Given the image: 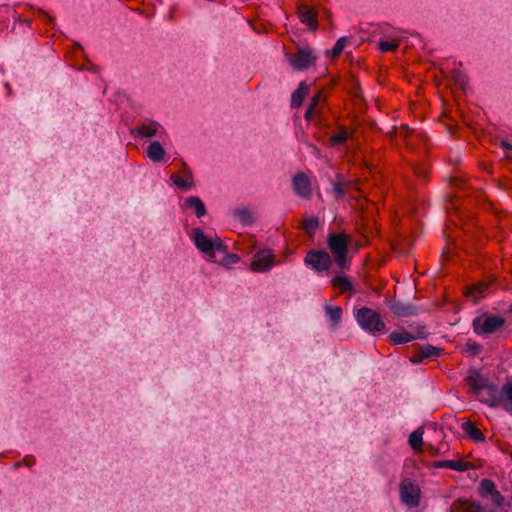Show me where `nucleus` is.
I'll use <instances>...</instances> for the list:
<instances>
[{"label": "nucleus", "mask_w": 512, "mask_h": 512, "mask_svg": "<svg viewBox=\"0 0 512 512\" xmlns=\"http://www.w3.org/2000/svg\"><path fill=\"white\" fill-rule=\"evenodd\" d=\"M350 236L345 232L330 233L327 237V245L334 256L337 266L344 270L349 266L348 260V244Z\"/></svg>", "instance_id": "f257e3e1"}, {"label": "nucleus", "mask_w": 512, "mask_h": 512, "mask_svg": "<svg viewBox=\"0 0 512 512\" xmlns=\"http://www.w3.org/2000/svg\"><path fill=\"white\" fill-rule=\"evenodd\" d=\"M482 402L492 408L500 407L509 414H512V382L504 383L499 389L489 387L487 389V399Z\"/></svg>", "instance_id": "f03ea898"}, {"label": "nucleus", "mask_w": 512, "mask_h": 512, "mask_svg": "<svg viewBox=\"0 0 512 512\" xmlns=\"http://www.w3.org/2000/svg\"><path fill=\"white\" fill-rule=\"evenodd\" d=\"M355 319L359 326L366 332L377 333L385 329V323L379 313L368 307H362L355 313Z\"/></svg>", "instance_id": "7ed1b4c3"}, {"label": "nucleus", "mask_w": 512, "mask_h": 512, "mask_svg": "<svg viewBox=\"0 0 512 512\" xmlns=\"http://www.w3.org/2000/svg\"><path fill=\"white\" fill-rule=\"evenodd\" d=\"M505 319L496 315H482L473 320V330L477 335L483 336L496 332L505 325Z\"/></svg>", "instance_id": "20e7f679"}, {"label": "nucleus", "mask_w": 512, "mask_h": 512, "mask_svg": "<svg viewBox=\"0 0 512 512\" xmlns=\"http://www.w3.org/2000/svg\"><path fill=\"white\" fill-rule=\"evenodd\" d=\"M191 238L197 249L209 257H213L216 250L222 249V243L218 238L216 240H212L207 237L200 228L192 229Z\"/></svg>", "instance_id": "39448f33"}, {"label": "nucleus", "mask_w": 512, "mask_h": 512, "mask_svg": "<svg viewBox=\"0 0 512 512\" xmlns=\"http://www.w3.org/2000/svg\"><path fill=\"white\" fill-rule=\"evenodd\" d=\"M399 494L402 503L409 507H416L420 503L421 491L415 482L405 478L400 483Z\"/></svg>", "instance_id": "423d86ee"}, {"label": "nucleus", "mask_w": 512, "mask_h": 512, "mask_svg": "<svg viewBox=\"0 0 512 512\" xmlns=\"http://www.w3.org/2000/svg\"><path fill=\"white\" fill-rule=\"evenodd\" d=\"M304 263L316 272H324L330 269L332 260L324 250H310L304 258Z\"/></svg>", "instance_id": "0eeeda50"}, {"label": "nucleus", "mask_w": 512, "mask_h": 512, "mask_svg": "<svg viewBox=\"0 0 512 512\" xmlns=\"http://www.w3.org/2000/svg\"><path fill=\"white\" fill-rule=\"evenodd\" d=\"M292 67L303 71L308 69L316 61V56L309 46L298 47L297 52L289 57Z\"/></svg>", "instance_id": "6e6552de"}, {"label": "nucleus", "mask_w": 512, "mask_h": 512, "mask_svg": "<svg viewBox=\"0 0 512 512\" xmlns=\"http://www.w3.org/2000/svg\"><path fill=\"white\" fill-rule=\"evenodd\" d=\"M132 133L135 137L140 138H161L165 134V129L157 121L147 119L138 124Z\"/></svg>", "instance_id": "1a4fd4ad"}, {"label": "nucleus", "mask_w": 512, "mask_h": 512, "mask_svg": "<svg viewBox=\"0 0 512 512\" xmlns=\"http://www.w3.org/2000/svg\"><path fill=\"white\" fill-rule=\"evenodd\" d=\"M275 265V255L270 249H263L258 251L251 263V270L253 272H266Z\"/></svg>", "instance_id": "9d476101"}, {"label": "nucleus", "mask_w": 512, "mask_h": 512, "mask_svg": "<svg viewBox=\"0 0 512 512\" xmlns=\"http://www.w3.org/2000/svg\"><path fill=\"white\" fill-rule=\"evenodd\" d=\"M292 187L296 195L304 199L312 197V187L308 176L302 172L294 175L292 179Z\"/></svg>", "instance_id": "9b49d317"}, {"label": "nucleus", "mask_w": 512, "mask_h": 512, "mask_svg": "<svg viewBox=\"0 0 512 512\" xmlns=\"http://www.w3.org/2000/svg\"><path fill=\"white\" fill-rule=\"evenodd\" d=\"M181 176L177 174H172L170 179L175 186L185 191L194 188V180L192 171L189 169L186 163L182 162L181 164Z\"/></svg>", "instance_id": "f8f14e48"}, {"label": "nucleus", "mask_w": 512, "mask_h": 512, "mask_svg": "<svg viewBox=\"0 0 512 512\" xmlns=\"http://www.w3.org/2000/svg\"><path fill=\"white\" fill-rule=\"evenodd\" d=\"M479 493L482 497H490V500L496 506H501L504 502V497L496 489L494 482L490 479L481 480Z\"/></svg>", "instance_id": "ddd939ff"}, {"label": "nucleus", "mask_w": 512, "mask_h": 512, "mask_svg": "<svg viewBox=\"0 0 512 512\" xmlns=\"http://www.w3.org/2000/svg\"><path fill=\"white\" fill-rule=\"evenodd\" d=\"M297 14L301 22L307 25L309 29L313 31L317 30V12L313 8L301 3L297 7Z\"/></svg>", "instance_id": "4468645a"}, {"label": "nucleus", "mask_w": 512, "mask_h": 512, "mask_svg": "<svg viewBox=\"0 0 512 512\" xmlns=\"http://www.w3.org/2000/svg\"><path fill=\"white\" fill-rule=\"evenodd\" d=\"M441 350L432 345H425L419 347L417 351L410 357V362L412 364H419L424 360H432L437 358L440 355Z\"/></svg>", "instance_id": "2eb2a0df"}, {"label": "nucleus", "mask_w": 512, "mask_h": 512, "mask_svg": "<svg viewBox=\"0 0 512 512\" xmlns=\"http://www.w3.org/2000/svg\"><path fill=\"white\" fill-rule=\"evenodd\" d=\"M468 385L470 388L475 390L479 395H481L482 399H487V389L489 387H495L494 385H487L486 379H484L480 374L474 373L468 376L467 378Z\"/></svg>", "instance_id": "dca6fc26"}, {"label": "nucleus", "mask_w": 512, "mask_h": 512, "mask_svg": "<svg viewBox=\"0 0 512 512\" xmlns=\"http://www.w3.org/2000/svg\"><path fill=\"white\" fill-rule=\"evenodd\" d=\"M324 101L325 99L322 91L317 92V94L312 97L311 102L305 112V119L312 120L320 112Z\"/></svg>", "instance_id": "f3484780"}, {"label": "nucleus", "mask_w": 512, "mask_h": 512, "mask_svg": "<svg viewBox=\"0 0 512 512\" xmlns=\"http://www.w3.org/2000/svg\"><path fill=\"white\" fill-rule=\"evenodd\" d=\"M165 154L166 152L159 141L151 142L146 149L147 157L156 163L163 161Z\"/></svg>", "instance_id": "a211bd4d"}, {"label": "nucleus", "mask_w": 512, "mask_h": 512, "mask_svg": "<svg viewBox=\"0 0 512 512\" xmlns=\"http://www.w3.org/2000/svg\"><path fill=\"white\" fill-rule=\"evenodd\" d=\"M469 463L462 460H441L434 462L435 468L452 469L458 472H463L469 469Z\"/></svg>", "instance_id": "6ab92c4d"}, {"label": "nucleus", "mask_w": 512, "mask_h": 512, "mask_svg": "<svg viewBox=\"0 0 512 512\" xmlns=\"http://www.w3.org/2000/svg\"><path fill=\"white\" fill-rule=\"evenodd\" d=\"M184 206L194 210L195 215L201 218L206 215L207 210L203 201L198 196H189L185 199Z\"/></svg>", "instance_id": "aec40b11"}, {"label": "nucleus", "mask_w": 512, "mask_h": 512, "mask_svg": "<svg viewBox=\"0 0 512 512\" xmlns=\"http://www.w3.org/2000/svg\"><path fill=\"white\" fill-rule=\"evenodd\" d=\"M417 339V336L405 330L390 333L389 340L394 345L405 344Z\"/></svg>", "instance_id": "412c9836"}, {"label": "nucleus", "mask_w": 512, "mask_h": 512, "mask_svg": "<svg viewBox=\"0 0 512 512\" xmlns=\"http://www.w3.org/2000/svg\"><path fill=\"white\" fill-rule=\"evenodd\" d=\"M308 91H309V87L306 84V82H304V81L300 82L298 88L292 93L291 107H293V108L299 107L302 104Z\"/></svg>", "instance_id": "4be33fe9"}, {"label": "nucleus", "mask_w": 512, "mask_h": 512, "mask_svg": "<svg viewBox=\"0 0 512 512\" xmlns=\"http://www.w3.org/2000/svg\"><path fill=\"white\" fill-rule=\"evenodd\" d=\"M392 312L401 317H407L415 314V308L411 305H406L400 302H396L391 305Z\"/></svg>", "instance_id": "5701e85b"}, {"label": "nucleus", "mask_w": 512, "mask_h": 512, "mask_svg": "<svg viewBox=\"0 0 512 512\" xmlns=\"http://www.w3.org/2000/svg\"><path fill=\"white\" fill-rule=\"evenodd\" d=\"M465 433L475 441H483L484 435L480 429L474 426L471 422H465L462 426Z\"/></svg>", "instance_id": "b1692460"}, {"label": "nucleus", "mask_w": 512, "mask_h": 512, "mask_svg": "<svg viewBox=\"0 0 512 512\" xmlns=\"http://www.w3.org/2000/svg\"><path fill=\"white\" fill-rule=\"evenodd\" d=\"M332 285L340 289L342 292L352 291L353 285L346 276H336L332 279Z\"/></svg>", "instance_id": "393cba45"}, {"label": "nucleus", "mask_w": 512, "mask_h": 512, "mask_svg": "<svg viewBox=\"0 0 512 512\" xmlns=\"http://www.w3.org/2000/svg\"><path fill=\"white\" fill-rule=\"evenodd\" d=\"M488 284L485 282H479L478 284L473 285L467 292L468 296H471L475 301L479 298L483 297L485 292L488 289Z\"/></svg>", "instance_id": "a878e982"}, {"label": "nucleus", "mask_w": 512, "mask_h": 512, "mask_svg": "<svg viewBox=\"0 0 512 512\" xmlns=\"http://www.w3.org/2000/svg\"><path fill=\"white\" fill-rule=\"evenodd\" d=\"M325 312L333 325L339 324L342 318V309L339 306L327 305L325 307Z\"/></svg>", "instance_id": "bb28decb"}, {"label": "nucleus", "mask_w": 512, "mask_h": 512, "mask_svg": "<svg viewBox=\"0 0 512 512\" xmlns=\"http://www.w3.org/2000/svg\"><path fill=\"white\" fill-rule=\"evenodd\" d=\"M422 436H423V431L421 429H417L410 434L408 441H409V445L414 450L421 449V446L423 443Z\"/></svg>", "instance_id": "cd10ccee"}, {"label": "nucleus", "mask_w": 512, "mask_h": 512, "mask_svg": "<svg viewBox=\"0 0 512 512\" xmlns=\"http://www.w3.org/2000/svg\"><path fill=\"white\" fill-rule=\"evenodd\" d=\"M348 138V131L344 127H340L339 131L330 137V142L333 146H338L345 143Z\"/></svg>", "instance_id": "c85d7f7f"}, {"label": "nucleus", "mask_w": 512, "mask_h": 512, "mask_svg": "<svg viewBox=\"0 0 512 512\" xmlns=\"http://www.w3.org/2000/svg\"><path fill=\"white\" fill-rule=\"evenodd\" d=\"M318 227H319L318 218H306V219H304V221L302 223L303 230L310 236H312L315 233V231L317 230Z\"/></svg>", "instance_id": "c756f323"}, {"label": "nucleus", "mask_w": 512, "mask_h": 512, "mask_svg": "<svg viewBox=\"0 0 512 512\" xmlns=\"http://www.w3.org/2000/svg\"><path fill=\"white\" fill-rule=\"evenodd\" d=\"M398 136L403 137L406 140L407 146L412 148L414 145L413 139L420 136V134H416L408 128H401L398 132Z\"/></svg>", "instance_id": "7c9ffc66"}, {"label": "nucleus", "mask_w": 512, "mask_h": 512, "mask_svg": "<svg viewBox=\"0 0 512 512\" xmlns=\"http://www.w3.org/2000/svg\"><path fill=\"white\" fill-rule=\"evenodd\" d=\"M347 40L348 39L346 37H340L336 41V43L334 44L332 49L330 51H328V53L332 56V58H336L342 53V51L344 50V47L347 43Z\"/></svg>", "instance_id": "2f4dec72"}, {"label": "nucleus", "mask_w": 512, "mask_h": 512, "mask_svg": "<svg viewBox=\"0 0 512 512\" xmlns=\"http://www.w3.org/2000/svg\"><path fill=\"white\" fill-rule=\"evenodd\" d=\"M399 46V40L393 39L392 41L380 40L378 44V48L381 52L386 53L390 51H394Z\"/></svg>", "instance_id": "473e14b6"}, {"label": "nucleus", "mask_w": 512, "mask_h": 512, "mask_svg": "<svg viewBox=\"0 0 512 512\" xmlns=\"http://www.w3.org/2000/svg\"><path fill=\"white\" fill-rule=\"evenodd\" d=\"M451 78L453 82L461 88H464L467 83L466 75L459 69H454L451 72Z\"/></svg>", "instance_id": "72a5a7b5"}, {"label": "nucleus", "mask_w": 512, "mask_h": 512, "mask_svg": "<svg viewBox=\"0 0 512 512\" xmlns=\"http://www.w3.org/2000/svg\"><path fill=\"white\" fill-rule=\"evenodd\" d=\"M497 145L503 150L504 157L512 160V142L501 138L498 140Z\"/></svg>", "instance_id": "f704fd0d"}, {"label": "nucleus", "mask_w": 512, "mask_h": 512, "mask_svg": "<svg viewBox=\"0 0 512 512\" xmlns=\"http://www.w3.org/2000/svg\"><path fill=\"white\" fill-rule=\"evenodd\" d=\"M235 215L243 224L252 223V214L247 209H238L236 210Z\"/></svg>", "instance_id": "c9c22d12"}, {"label": "nucleus", "mask_w": 512, "mask_h": 512, "mask_svg": "<svg viewBox=\"0 0 512 512\" xmlns=\"http://www.w3.org/2000/svg\"><path fill=\"white\" fill-rule=\"evenodd\" d=\"M465 350L470 355L476 356L481 352L482 346L476 341L469 340L465 345Z\"/></svg>", "instance_id": "e433bc0d"}, {"label": "nucleus", "mask_w": 512, "mask_h": 512, "mask_svg": "<svg viewBox=\"0 0 512 512\" xmlns=\"http://www.w3.org/2000/svg\"><path fill=\"white\" fill-rule=\"evenodd\" d=\"M333 190L336 198H342L345 196V190L342 183H335L333 186Z\"/></svg>", "instance_id": "4c0bfd02"}, {"label": "nucleus", "mask_w": 512, "mask_h": 512, "mask_svg": "<svg viewBox=\"0 0 512 512\" xmlns=\"http://www.w3.org/2000/svg\"><path fill=\"white\" fill-rule=\"evenodd\" d=\"M413 171L417 177L426 178L427 169L423 166L416 165L413 167Z\"/></svg>", "instance_id": "58836bf2"}, {"label": "nucleus", "mask_w": 512, "mask_h": 512, "mask_svg": "<svg viewBox=\"0 0 512 512\" xmlns=\"http://www.w3.org/2000/svg\"><path fill=\"white\" fill-rule=\"evenodd\" d=\"M240 260L239 256L236 254H230L227 256V262L228 263H237Z\"/></svg>", "instance_id": "ea45409f"}, {"label": "nucleus", "mask_w": 512, "mask_h": 512, "mask_svg": "<svg viewBox=\"0 0 512 512\" xmlns=\"http://www.w3.org/2000/svg\"><path fill=\"white\" fill-rule=\"evenodd\" d=\"M23 463L27 467H31L35 463V459L33 457H26V458L23 459Z\"/></svg>", "instance_id": "a19ab883"}, {"label": "nucleus", "mask_w": 512, "mask_h": 512, "mask_svg": "<svg viewBox=\"0 0 512 512\" xmlns=\"http://www.w3.org/2000/svg\"><path fill=\"white\" fill-rule=\"evenodd\" d=\"M468 512H483V508L479 504H473Z\"/></svg>", "instance_id": "79ce46f5"}, {"label": "nucleus", "mask_w": 512, "mask_h": 512, "mask_svg": "<svg viewBox=\"0 0 512 512\" xmlns=\"http://www.w3.org/2000/svg\"><path fill=\"white\" fill-rule=\"evenodd\" d=\"M39 14L45 19L47 20V22L51 23L52 22V18L44 11L42 10H39Z\"/></svg>", "instance_id": "37998d69"}, {"label": "nucleus", "mask_w": 512, "mask_h": 512, "mask_svg": "<svg viewBox=\"0 0 512 512\" xmlns=\"http://www.w3.org/2000/svg\"><path fill=\"white\" fill-rule=\"evenodd\" d=\"M20 466V462L15 463V467Z\"/></svg>", "instance_id": "c03bdc74"}, {"label": "nucleus", "mask_w": 512, "mask_h": 512, "mask_svg": "<svg viewBox=\"0 0 512 512\" xmlns=\"http://www.w3.org/2000/svg\"><path fill=\"white\" fill-rule=\"evenodd\" d=\"M509 311L512 313V305L510 306Z\"/></svg>", "instance_id": "a18cd8bd"}]
</instances>
